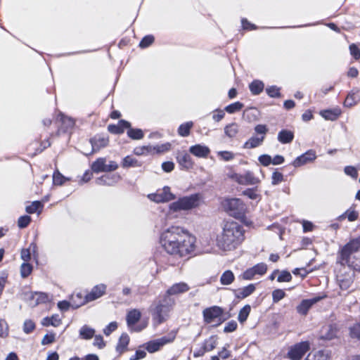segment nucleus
<instances>
[{"mask_svg":"<svg viewBox=\"0 0 360 360\" xmlns=\"http://www.w3.org/2000/svg\"><path fill=\"white\" fill-rule=\"evenodd\" d=\"M294 139V134L292 131L283 129L278 134V140L283 144L289 143L292 141Z\"/></svg>","mask_w":360,"mask_h":360,"instance_id":"28","label":"nucleus"},{"mask_svg":"<svg viewBox=\"0 0 360 360\" xmlns=\"http://www.w3.org/2000/svg\"><path fill=\"white\" fill-rule=\"evenodd\" d=\"M173 304L174 301L168 296H164L162 300L154 302V307L151 309L154 326H158L167 320L170 307Z\"/></svg>","mask_w":360,"mask_h":360,"instance_id":"4","label":"nucleus"},{"mask_svg":"<svg viewBox=\"0 0 360 360\" xmlns=\"http://www.w3.org/2000/svg\"><path fill=\"white\" fill-rule=\"evenodd\" d=\"M43 204L40 201H34L31 205L26 207V212L28 214H33L35 212L41 213L43 209Z\"/></svg>","mask_w":360,"mask_h":360,"instance_id":"38","label":"nucleus"},{"mask_svg":"<svg viewBox=\"0 0 360 360\" xmlns=\"http://www.w3.org/2000/svg\"><path fill=\"white\" fill-rule=\"evenodd\" d=\"M180 240V242H183L182 253H191L194 251L195 238L179 226H172L162 232L160 237V243L164 245L168 243L169 245L172 240Z\"/></svg>","mask_w":360,"mask_h":360,"instance_id":"3","label":"nucleus"},{"mask_svg":"<svg viewBox=\"0 0 360 360\" xmlns=\"http://www.w3.org/2000/svg\"><path fill=\"white\" fill-rule=\"evenodd\" d=\"M234 278L233 272L230 270H226L222 274L220 282L224 285H228L233 283Z\"/></svg>","mask_w":360,"mask_h":360,"instance_id":"37","label":"nucleus"},{"mask_svg":"<svg viewBox=\"0 0 360 360\" xmlns=\"http://www.w3.org/2000/svg\"><path fill=\"white\" fill-rule=\"evenodd\" d=\"M117 328V323L116 321H112L104 329H103V333L108 336L110 335L113 331H115Z\"/></svg>","mask_w":360,"mask_h":360,"instance_id":"58","label":"nucleus"},{"mask_svg":"<svg viewBox=\"0 0 360 360\" xmlns=\"http://www.w3.org/2000/svg\"><path fill=\"white\" fill-rule=\"evenodd\" d=\"M190 289L188 285L184 282H180L172 285L166 292L165 296L177 295L188 291Z\"/></svg>","mask_w":360,"mask_h":360,"instance_id":"21","label":"nucleus"},{"mask_svg":"<svg viewBox=\"0 0 360 360\" xmlns=\"http://www.w3.org/2000/svg\"><path fill=\"white\" fill-rule=\"evenodd\" d=\"M337 263L340 265L337 283L341 290H347L354 282L355 271H360V237L351 239L340 248Z\"/></svg>","mask_w":360,"mask_h":360,"instance_id":"1","label":"nucleus"},{"mask_svg":"<svg viewBox=\"0 0 360 360\" xmlns=\"http://www.w3.org/2000/svg\"><path fill=\"white\" fill-rule=\"evenodd\" d=\"M359 92V89H354L349 92L345 98V101L344 102V105L346 107H352L354 105H356L359 101H360V96H358L357 98H354V96Z\"/></svg>","mask_w":360,"mask_h":360,"instance_id":"33","label":"nucleus"},{"mask_svg":"<svg viewBox=\"0 0 360 360\" xmlns=\"http://www.w3.org/2000/svg\"><path fill=\"white\" fill-rule=\"evenodd\" d=\"M349 334L352 338L360 340V323H356L350 327Z\"/></svg>","mask_w":360,"mask_h":360,"instance_id":"47","label":"nucleus"},{"mask_svg":"<svg viewBox=\"0 0 360 360\" xmlns=\"http://www.w3.org/2000/svg\"><path fill=\"white\" fill-rule=\"evenodd\" d=\"M259 162L264 167L269 166L271 164V157L269 155H262L258 158Z\"/></svg>","mask_w":360,"mask_h":360,"instance_id":"60","label":"nucleus"},{"mask_svg":"<svg viewBox=\"0 0 360 360\" xmlns=\"http://www.w3.org/2000/svg\"><path fill=\"white\" fill-rule=\"evenodd\" d=\"M193 122H187L181 124L178 129V133L183 137H186L190 134V130L193 127Z\"/></svg>","mask_w":360,"mask_h":360,"instance_id":"40","label":"nucleus"},{"mask_svg":"<svg viewBox=\"0 0 360 360\" xmlns=\"http://www.w3.org/2000/svg\"><path fill=\"white\" fill-rule=\"evenodd\" d=\"M122 166L124 168H127L129 167H138L141 166V163L139 162L136 159L127 155L123 159Z\"/></svg>","mask_w":360,"mask_h":360,"instance_id":"36","label":"nucleus"},{"mask_svg":"<svg viewBox=\"0 0 360 360\" xmlns=\"http://www.w3.org/2000/svg\"><path fill=\"white\" fill-rule=\"evenodd\" d=\"M267 271V265L265 263H259L254 266L245 270L241 277L244 280H252L255 276H263Z\"/></svg>","mask_w":360,"mask_h":360,"instance_id":"11","label":"nucleus"},{"mask_svg":"<svg viewBox=\"0 0 360 360\" xmlns=\"http://www.w3.org/2000/svg\"><path fill=\"white\" fill-rule=\"evenodd\" d=\"M31 222V217L28 215H24L19 217L18 226L20 229L26 228Z\"/></svg>","mask_w":360,"mask_h":360,"instance_id":"49","label":"nucleus"},{"mask_svg":"<svg viewBox=\"0 0 360 360\" xmlns=\"http://www.w3.org/2000/svg\"><path fill=\"white\" fill-rule=\"evenodd\" d=\"M244 233L243 227L238 223L227 221L217 236V245L224 251L233 250L244 240Z\"/></svg>","mask_w":360,"mask_h":360,"instance_id":"2","label":"nucleus"},{"mask_svg":"<svg viewBox=\"0 0 360 360\" xmlns=\"http://www.w3.org/2000/svg\"><path fill=\"white\" fill-rule=\"evenodd\" d=\"M255 290V285L254 284H249L248 285L239 288L236 291V297L238 299H244Z\"/></svg>","mask_w":360,"mask_h":360,"instance_id":"25","label":"nucleus"},{"mask_svg":"<svg viewBox=\"0 0 360 360\" xmlns=\"http://www.w3.org/2000/svg\"><path fill=\"white\" fill-rule=\"evenodd\" d=\"M55 337L56 335L53 333L46 334L41 340V344L45 345L53 342L55 341Z\"/></svg>","mask_w":360,"mask_h":360,"instance_id":"61","label":"nucleus"},{"mask_svg":"<svg viewBox=\"0 0 360 360\" xmlns=\"http://www.w3.org/2000/svg\"><path fill=\"white\" fill-rule=\"evenodd\" d=\"M238 131L239 126L235 122L226 125L224 128V133L229 138L235 137L238 133Z\"/></svg>","mask_w":360,"mask_h":360,"instance_id":"35","label":"nucleus"},{"mask_svg":"<svg viewBox=\"0 0 360 360\" xmlns=\"http://www.w3.org/2000/svg\"><path fill=\"white\" fill-rule=\"evenodd\" d=\"M176 160L179 165L184 169H190L193 166V162L191 155L185 151L179 152Z\"/></svg>","mask_w":360,"mask_h":360,"instance_id":"20","label":"nucleus"},{"mask_svg":"<svg viewBox=\"0 0 360 360\" xmlns=\"http://www.w3.org/2000/svg\"><path fill=\"white\" fill-rule=\"evenodd\" d=\"M34 328H35V324L32 321L29 319V320H26L24 322L23 331L25 333H27V334L30 333L31 332H32L34 330Z\"/></svg>","mask_w":360,"mask_h":360,"instance_id":"57","label":"nucleus"},{"mask_svg":"<svg viewBox=\"0 0 360 360\" xmlns=\"http://www.w3.org/2000/svg\"><path fill=\"white\" fill-rule=\"evenodd\" d=\"M105 158H99L91 165V169L95 173L105 172Z\"/></svg>","mask_w":360,"mask_h":360,"instance_id":"34","label":"nucleus"},{"mask_svg":"<svg viewBox=\"0 0 360 360\" xmlns=\"http://www.w3.org/2000/svg\"><path fill=\"white\" fill-rule=\"evenodd\" d=\"M255 133L260 136H252L243 144V148L252 149L261 146L265 139V135L268 132V128L265 124H257L255 127Z\"/></svg>","mask_w":360,"mask_h":360,"instance_id":"7","label":"nucleus"},{"mask_svg":"<svg viewBox=\"0 0 360 360\" xmlns=\"http://www.w3.org/2000/svg\"><path fill=\"white\" fill-rule=\"evenodd\" d=\"M92 150L89 154L100 150L101 148L106 147L108 145L109 139L107 136L96 135L90 139Z\"/></svg>","mask_w":360,"mask_h":360,"instance_id":"17","label":"nucleus"},{"mask_svg":"<svg viewBox=\"0 0 360 360\" xmlns=\"http://www.w3.org/2000/svg\"><path fill=\"white\" fill-rule=\"evenodd\" d=\"M200 196L199 194H192L178 199L169 206V212L186 211L199 206Z\"/></svg>","mask_w":360,"mask_h":360,"instance_id":"5","label":"nucleus"},{"mask_svg":"<svg viewBox=\"0 0 360 360\" xmlns=\"http://www.w3.org/2000/svg\"><path fill=\"white\" fill-rule=\"evenodd\" d=\"M338 333L336 325L330 324L322 327L320 331V338L323 340H330L334 338Z\"/></svg>","mask_w":360,"mask_h":360,"instance_id":"22","label":"nucleus"},{"mask_svg":"<svg viewBox=\"0 0 360 360\" xmlns=\"http://www.w3.org/2000/svg\"><path fill=\"white\" fill-rule=\"evenodd\" d=\"M61 323V319L58 314H53L51 316H46L41 320V324L44 326H52L57 327Z\"/></svg>","mask_w":360,"mask_h":360,"instance_id":"31","label":"nucleus"},{"mask_svg":"<svg viewBox=\"0 0 360 360\" xmlns=\"http://www.w3.org/2000/svg\"><path fill=\"white\" fill-rule=\"evenodd\" d=\"M223 314L224 309L218 306L210 307L202 311L204 322L211 324L213 327H217L225 321Z\"/></svg>","mask_w":360,"mask_h":360,"instance_id":"6","label":"nucleus"},{"mask_svg":"<svg viewBox=\"0 0 360 360\" xmlns=\"http://www.w3.org/2000/svg\"><path fill=\"white\" fill-rule=\"evenodd\" d=\"M225 207L230 212V214L238 217L244 211V205L243 202L238 198H231L226 200Z\"/></svg>","mask_w":360,"mask_h":360,"instance_id":"12","label":"nucleus"},{"mask_svg":"<svg viewBox=\"0 0 360 360\" xmlns=\"http://www.w3.org/2000/svg\"><path fill=\"white\" fill-rule=\"evenodd\" d=\"M148 197L150 200L158 203L169 202L176 198L175 195L171 192L169 186H165L162 191L149 194Z\"/></svg>","mask_w":360,"mask_h":360,"instance_id":"10","label":"nucleus"},{"mask_svg":"<svg viewBox=\"0 0 360 360\" xmlns=\"http://www.w3.org/2000/svg\"><path fill=\"white\" fill-rule=\"evenodd\" d=\"M141 314L138 309H132L127 314V323L129 327H132L141 319Z\"/></svg>","mask_w":360,"mask_h":360,"instance_id":"27","label":"nucleus"},{"mask_svg":"<svg viewBox=\"0 0 360 360\" xmlns=\"http://www.w3.org/2000/svg\"><path fill=\"white\" fill-rule=\"evenodd\" d=\"M183 245V242H180V240H172L171 243L169 245L168 243L162 245L165 251L170 254L174 255H179V257L187 256L189 253H182L181 252V246Z\"/></svg>","mask_w":360,"mask_h":360,"instance_id":"16","label":"nucleus"},{"mask_svg":"<svg viewBox=\"0 0 360 360\" xmlns=\"http://www.w3.org/2000/svg\"><path fill=\"white\" fill-rule=\"evenodd\" d=\"M106 288L107 287L105 284L95 285L89 293L86 294L85 296L82 295V299L84 300V304L101 297L105 294Z\"/></svg>","mask_w":360,"mask_h":360,"instance_id":"13","label":"nucleus"},{"mask_svg":"<svg viewBox=\"0 0 360 360\" xmlns=\"http://www.w3.org/2000/svg\"><path fill=\"white\" fill-rule=\"evenodd\" d=\"M341 113L338 108L333 110H325L320 112V115L326 120L334 121L338 119Z\"/></svg>","mask_w":360,"mask_h":360,"instance_id":"30","label":"nucleus"},{"mask_svg":"<svg viewBox=\"0 0 360 360\" xmlns=\"http://www.w3.org/2000/svg\"><path fill=\"white\" fill-rule=\"evenodd\" d=\"M129 342V335L127 333L122 334L116 347V351L119 353V354H122L127 350Z\"/></svg>","mask_w":360,"mask_h":360,"instance_id":"29","label":"nucleus"},{"mask_svg":"<svg viewBox=\"0 0 360 360\" xmlns=\"http://www.w3.org/2000/svg\"><path fill=\"white\" fill-rule=\"evenodd\" d=\"M217 345V340L214 337L210 338L204 342L203 348L205 352H210L214 349Z\"/></svg>","mask_w":360,"mask_h":360,"instance_id":"46","label":"nucleus"},{"mask_svg":"<svg viewBox=\"0 0 360 360\" xmlns=\"http://www.w3.org/2000/svg\"><path fill=\"white\" fill-rule=\"evenodd\" d=\"M267 94L271 98L280 97V89L276 86H271L266 89Z\"/></svg>","mask_w":360,"mask_h":360,"instance_id":"51","label":"nucleus"},{"mask_svg":"<svg viewBox=\"0 0 360 360\" xmlns=\"http://www.w3.org/2000/svg\"><path fill=\"white\" fill-rule=\"evenodd\" d=\"M349 51L351 55L356 59L360 58V49L354 44H352L349 46Z\"/></svg>","mask_w":360,"mask_h":360,"instance_id":"64","label":"nucleus"},{"mask_svg":"<svg viewBox=\"0 0 360 360\" xmlns=\"http://www.w3.org/2000/svg\"><path fill=\"white\" fill-rule=\"evenodd\" d=\"M250 310H251L250 306L248 304L244 306L240 310L238 316V319L240 323H243L247 320V319L250 314Z\"/></svg>","mask_w":360,"mask_h":360,"instance_id":"43","label":"nucleus"},{"mask_svg":"<svg viewBox=\"0 0 360 360\" xmlns=\"http://www.w3.org/2000/svg\"><path fill=\"white\" fill-rule=\"evenodd\" d=\"M243 104L239 101H237V102H235L233 103H231V104L227 105L225 108V110L227 112L232 114L236 112L240 111L243 108Z\"/></svg>","mask_w":360,"mask_h":360,"instance_id":"45","label":"nucleus"},{"mask_svg":"<svg viewBox=\"0 0 360 360\" xmlns=\"http://www.w3.org/2000/svg\"><path fill=\"white\" fill-rule=\"evenodd\" d=\"M285 295V292L281 289H276L272 292V298L274 302H278Z\"/></svg>","mask_w":360,"mask_h":360,"instance_id":"52","label":"nucleus"},{"mask_svg":"<svg viewBox=\"0 0 360 360\" xmlns=\"http://www.w3.org/2000/svg\"><path fill=\"white\" fill-rule=\"evenodd\" d=\"M59 116L60 121L61 122L60 130L67 131L74 127L75 121L73 119L69 117H66L63 114H60Z\"/></svg>","mask_w":360,"mask_h":360,"instance_id":"32","label":"nucleus"},{"mask_svg":"<svg viewBox=\"0 0 360 360\" xmlns=\"http://www.w3.org/2000/svg\"><path fill=\"white\" fill-rule=\"evenodd\" d=\"M172 340L167 337H162L153 341H150L146 343V349L150 353H153L158 351L162 346L172 342Z\"/></svg>","mask_w":360,"mask_h":360,"instance_id":"19","label":"nucleus"},{"mask_svg":"<svg viewBox=\"0 0 360 360\" xmlns=\"http://www.w3.org/2000/svg\"><path fill=\"white\" fill-rule=\"evenodd\" d=\"M153 149H155V148H153L151 146L136 147L134 149V153L136 155H148L153 153Z\"/></svg>","mask_w":360,"mask_h":360,"instance_id":"42","label":"nucleus"},{"mask_svg":"<svg viewBox=\"0 0 360 360\" xmlns=\"http://www.w3.org/2000/svg\"><path fill=\"white\" fill-rule=\"evenodd\" d=\"M94 345L98 347L99 349H102L105 346V343L103 340V337L101 335H94Z\"/></svg>","mask_w":360,"mask_h":360,"instance_id":"63","label":"nucleus"},{"mask_svg":"<svg viewBox=\"0 0 360 360\" xmlns=\"http://www.w3.org/2000/svg\"><path fill=\"white\" fill-rule=\"evenodd\" d=\"M237 326L238 324L236 321H230L226 324L224 332L226 333L233 332L236 330Z\"/></svg>","mask_w":360,"mask_h":360,"instance_id":"59","label":"nucleus"},{"mask_svg":"<svg viewBox=\"0 0 360 360\" xmlns=\"http://www.w3.org/2000/svg\"><path fill=\"white\" fill-rule=\"evenodd\" d=\"M330 352L321 349L309 353L304 360H330Z\"/></svg>","mask_w":360,"mask_h":360,"instance_id":"24","label":"nucleus"},{"mask_svg":"<svg viewBox=\"0 0 360 360\" xmlns=\"http://www.w3.org/2000/svg\"><path fill=\"white\" fill-rule=\"evenodd\" d=\"M218 155L225 161H229L234 158L235 155L230 151H219Z\"/></svg>","mask_w":360,"mask_h":360,"instance_id":"62","label":"nucleus"},{"mask_svg":"<svg viewBox=\"0 0 360 360\" xmlns=\"http://www.w3.org/2000/svg\"><path fill=\"white\" fill-rule=\"evenodd\" d=\"M325 296H316L311 299L303 300L301 303L297 307V311L301 315H306L310 308L321 301Z\"/></svg>","mask_w":360,"mask_h":360,"instance_id":"15","label":"nucleus"},{"mask_svg":"<svg viewBox=\"0 0 360 360\" xmlns=\"http://www.w3.org/2000/svg\"><path fill=\"white\" fill-rule=\"evenodd\" d=\"M283 181V175L278 172H274L271 176V184L273 185H278Z\"/></svg>","mask_w":360,"mask_h":360,"instance_id":"55","label":"nucleus"},{"mask_svg":"<svg viewBox=\"0 0 360 360\" xmlns=\"http://www.w3.org/2000/svg\"><path fill=\"white\" fill-rule=\"evenodd\" d=\"M95 330L88 325H84L79 331V337L82 340H90L95 335Z\"/></svg>","mask_w":360,"mask_h":360,"instance_id":"26","label":"nucleus"},{"mask_svg":"<svg viewBox=\"0 0 360 360\" xmlns=\"http://www.w3.org/2000/svg\"><path fill=\"white\" fill-rule=\"evenodd\" d=\"M127 136L133 140H140L144 136L143 132L140 129L129 128L127 131Z\"/></svg>","mask_w":360,"mask_h":360,"instance_id":"41","label":"nucleus"},{"mask_svg":"<svg viewBox=\"0 0 360 360\" xmlns=\"http://www.w3.org/2000/svg\"><path fill=\"white\" fill-rule=\"evenodd\" d=\"M309 349L308 342H301L291 347L288 355L292 360H300L304 354Z\"/></svg>","mask_w":360,"mask_h":360,"instance_id":"9","label":"nucleus"},{"mask_svg":"<svg viewBox=\"0 0 360 360\" xmlns=\"http://www.w3.org/2000/svg\"><path fill=\"white\" fill-rule=\"evenodd\" d=\"M232 179L243 185H254L259 182L258 179L250 172H247L244 175L234 174Z\"/></svg>","mask_w":360,"mask_h":360,"instance_id":"18","label":"nucleus"},{"mask_svg":"<svg viewBox=\"0 0 360 360\" xmlns=\"http://www.w3.org/2000/svg\"><path fill=\"white\" fill-rule=\"evenodd\" d=\"M316 158V152L313 150H309L304 154L296 158L292 165L295 167H299L307 163L313 162Z\"/></svg>","mask_w":360,"mask_h":360,"instance_id":"14","label":"nucleus"},{"mask_svg":"<svg viewBox=\"0 0 360 360\" xmlns=\"http://www.w3.org/2000/svg\"><path fill=\"white\" fill-rule=\"evenodd\" d=\"M292 280V276L288 271H282L278 276V282H289Z\"/></svg>","mask_w":360,"mask_h":360,"instance_id":"54","label":"nucleus"},{"mask_svg":"<svg viewBox=\"0 0 360 360\" xmlns=\"http://www.w3.org/2000/svg\"><path fill=\"white\" fill-rule=\"evenodd\" d=\"M32 267L28 263H23L20 266V274L22 278L27 277L32 272Z\"/></svg>","mask_w":360,"mask_h":360,"instance_id":"50","label":"nucleus"},{"mask_svg":"<svg viewBox=\"0 0 360 360\" xmlns=\"http://www.w3.org/2000/svg\"><path fill=\"white\" fill-rule=\"evenodd\" d=\"M154 41V37L153 35L145 36L139 43V46L141 48H146L151 45Z\"/></svg>","mask_w":360,"mask_h":360,"instance_id":"53","label":"nucleus"},{"mask_svg":"<svg viewBox=\"0 0 360 360\" xmlns=\"http://www.w3.org/2000/svg\"><path fill=\"white\" fill-rule=\"evenodd\" d=\"M84 304V300L82 299V294L81 292H77L71 295L70 301H60L58 303V307L60 311H66L70 307L77 309Z\"/></svg>","mask_w":360,"mask_h":360,"instance_id":"8","label":"nucleus"},{"mask_svg":"<svg viewBox=\"0 0 360 360\" xmlns=\"http://www.w3.org/2000/svg\"><path fill=\"white\" fill-rule=\"evenodd\" d=\"M67 180H69V179L64 176L58 171H56L53 174V182L54 185L61 186Z\"/></svg>","mask_w":360,"mask_h":360,"instance_id":"44","label":"nucleus"},{"mask_svg":"<svg viewBox=\"0 0 360 360\" xmlns=\"http://www.w3.org/2000/svg\"><path fill=\"white\" fill-rule=\"evenodd\" d=\"M189 152L198 158H205L209 155L210 150L206 146L196 144L190 147Z\"/></svg>","mask_w":360,"mask_h":360,"instance_id":"23","label":"nucleus"},{"mask_svg":"<svg viewBox=\"0 0 360 360\" xmlns=\"http://www.w3.org/2000/svg\"><path fill=\"white\" fill-rule=\"evenodd\" d=\"M34 297H36L37 304L46 303L49 301V295L44 292H35Z\"/></svg>","mask_w":360,"mask_h":360,"instance_id":"56","label":"nucleus"},{"mask_svg":"<svg viewBox=\"0 0 360 360\" xmlns=\"http://www.w3.org/2000/svg\"><path fill=\"white\" fill-rule=\"evenodd\" d=\"M249 87L252 94L258 95L263 91L264 85L262 82L255 80L250 84Z\"/></svg>","mask_w":360,"mask_h":360,"instance_id":"39","label":"nucleus"},{"mask_svg":"<svg viewBox=\"0 0 360 360\" xmlns=\"http://www.w3.org/2000/svg\"><path fill=\"white\" fill-rule=\"evenodd\" d=\"M104 176L108 178L106 179L107 186H112L120 179V176L117 174H108Z\"/></svg>","mask_w":360,"mask_h":360,"instance_id":"48","label":"nucleus"}]
</instances>
